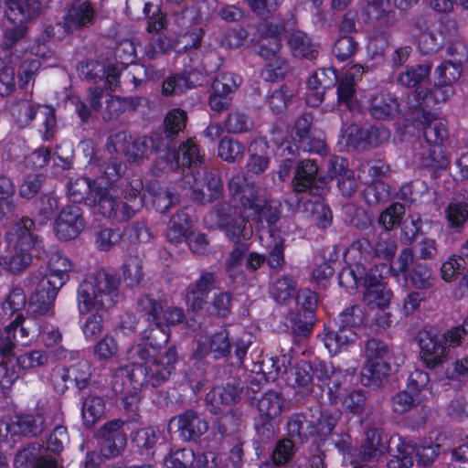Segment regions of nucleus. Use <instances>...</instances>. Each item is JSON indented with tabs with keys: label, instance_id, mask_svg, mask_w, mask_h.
<instances>
[{
	"label": "nucleus",
	"instance_id": "58836bf2",
	"mask_svg": "<svg viewBox=\"0 0 468 468\" xmlns=\"http://www.w3.org/2000/svg\"><path fill=\"white\" fill-rule=\"evenodd\" d=\"M379 132L380 141L387 140L389 136L388 132L386 130L379 131L378 128H374L368 134L356 124H351L344 130L343 138L349 146L356 147L360 143L367 141L372 144V135Z\"/></svg>",
	"mask_w": 468,
	"mask_h": 468
},
{
	"label": "nucleus",
	"instance_id": "4be33fe9",
	"mask_svg": "<svg viewBox=\"0 0 468 468\" xmlns=\"http://www.w3.org/2000/svg\"><path fill=\"white\" fill-rule=\"evenodd\" d=\"M38 329V324L34 319H25L21 314H18L5 327V334L10 335L14 346L16 344L27 346L37 336Z\"/></svg>",
	"mask_w": 468,
	"mask_h": 468
},
{
	"label": "nucleus",
	"instance_id": "774afa93",
	"mask_svg": "<svg viewBox=\"0 0 468 468\" xmlns=\"http://www.w3.org/2000/svg\"><path fill=\"white\" fill-rule=\"evenodd\" d=\"M143 277L142 263L137 258L129 259L123 265V278L125 282L133 286L140 282Z\"/></svg>",
	"mask_w": 468,
	"mask_h": 468
},
{
	"label": "nucleus",
	"instance_id": "bb28decb",
	"mask_svg": "<svg viewBox=\"0 0 468 468\" xmlns=\"http://www.w3.org/2000/svg\"><path fill=\"white\" fill-rule=\"evenodd\" d=\"M5 16L11 21L32 19L41 11V5L37 0H5Z\"/></svg>",
	"mask_w": 468,
	"mask_h": 468
},
{
	"label": "nucleus",
	"instance_id": "c85d7f7f",
	"mask_svg": "<svg viewBox=\"0 0 468 468\" xmlns=\"http://www.w3.org/2000/svg\"><path fill=\"white\" fill-rule=\"evenodd\" d=\"M399 111L397 99L388 92H377L370 99V113L377 119L394 116Z\"/></svg>",
	"mask_w": 468,
	"mask_h": 468
},
{
	"label": "nucleus",
	"instance_id": "603ef678",
	"mask_svg": "<svg viewBox=\"0 0 468 468\" xmlns=\"http://www.w3.org/2000/svg\"><path fill=\"white\" fill-rule=\"evenodd\" d=\"M2 356L3 359L0 363V385L3 389H7L19 378V373L15 368L11 354Z\"/></svg>",
	"mask_w": 468,
	"mask_h": 468
},
{
	"label": "nucleus",
	"instance_id": "a211bd4d",
	"mask_svg": "<svg viewBox=\"0 0 468 468\" xmlns=\"http://www.w3.org/2000/svg\"><path fill=\"white\" fill-rule=\"evenodd\" d=\"M95 10L89 0H75L64 17L66 32H73L93 24Z\"/></svg>",
	"mask_w": 468,
	"mask_h": 468
},
{
	"label": "nucleus",
	"instance_id": "f257e3e1",
	"mask_svg": "<svg viewBox=\"0 0 468 468\" xmlns=\"http://www.w3.org/2000/svg\"><path fill=\"white\" fill-rule=\"evenodd\" d=\"M138 304L152 324L144 331L141 340L129 348L127 359L131 365L120 369L135 390L148 383L157 386L171 375L178 361L176 349L170 347L159 358L156 356L169 340L168 326L181 323L185 317L183 309L171 306L165 310L162 302L150 296L141 298Z\"/></svg>",
	"mask_w": 468,
	"mask_h": 468
},
{
	"label": "nucleus",
	"instance_id": "aec40b11",
	"mask_svg": "<svg viewBox=\"0 0 468 468\" xmlns=\"http://www.w3.org/2000/svg\"><path fill=\"white\" fill-rule=\"evenodd\" d=\"M453 48H450V55L452 58L442 62L435 69V75L437 80H440L441 83H447L452 85L456 82L463 72V64L466 61V53L463 46L455 47L454 49L457 51L456 56L452 53Z\"/></svg>",
	"mask_w": 468,
	"mask_h": 468
},
{
	"label": "nucleus",
	"instance_id": "338daca9",
	"mask_svg": "<svg viewBox=\"0 0 468 468\" xmlns=\"http://www.w3.org/2000/svg\"><path fill=\"white\" fill-rule=\"evenodd\" d=\"M250 126V121L244 113L239 112H233L229 113L225 122L227 132L231 133L247 132Z\"/></svg>",
	"mask_w": 468,
	"mask_h": 468
},
{
	"label": "nucleus",
	"instance_id": "c756f323",
	"mask_svg": "<svg viewBox=\"0 0 468 468\" xmlns=\"http://www.w3.org/2000/svg\"><path fill=\"white\" fill-rule=\"evenodd\" d=\"M356 339L354 329L339 324L335 331H328L324 336V346L332 355H336L346 349Z\"/></svg>",
	"mask_w": 468,
	"mask_h": 468
},
{
	"label": "nucleus",
	"instance_id": "6e6d98bb",
	"mask_svg": "<svg viewBox=\"0 0 468 468\" xmlns=\"http://www.w3.org/2000/svg\"><path fill=\"white\" fill-rule=\"evenodd\" d=\"M410 280L414 287L418 289H427L432 286L434 277L431 270L428 266L418 264L410 272Z\"/></svg>",
	"mask_w": 468,
	"mask_h": 468
},
{
	"label": "nucleus",
	"instance_id": "6e6552de",
	"mask_svg": "<svg viewBox=\"0 0 468 468\" xmlns=\"http://www.w3.org/2000/svg\"><path fill=\"white\" fill-rule=\"evenodd\" d=\"M248 211L244 207L238 208L229 204L217 206L206 215L204 221L208 229H219L225 232L229 239L235 243L249 240L253 234L250 224L246 218H249Z\"/></svg>",
	"mask_w": 468,
	"mask_h": 468
},
{
	"label": "nucleus",
	"instance_id": "412c9836",
	"mask_svg": "<svg viewBox=\"0 0 468 468\" xmlns=\"http://www.w3.org/2000/svg\"><path fill=\"white\" fill-rule=\"evenodd\" d=\"M453 94L454 88L452 85L441 83L440 80H437L433 90L429 91L420 87L414 90L410 96L414 99L412 106H432L434 104L445 103Z\"/></svg>",
	"mask_w": 468,
	"mask_h": 468
},
{
	"label": "nucleus",
	"instance_id": "423d86ee",
	"mask_svg": "<svg viewBox=\"0 0 468 468\" xmlns=\"http://www.w3.org/2000/svg\"><path fill=\"white\" fill-rule=\"evenodd\" d=\"M32 219L23 218L6 236V245L0 253V268L16 273L27 268L32 261L30 250L39 243L34 232Z\"/></svg>",
	"mask_w": 468,
	"mask_h": 468
},
{
	"label": "nucleus",
	"instance_id": "4d7b16f0",
	"mask_svg": "<svg viewBox=\"0 0 468 468\" xmlns=\"http://www.w3.org/2000/svg\"><path fill=\"white\" fill-rule=\"evenodd\" d=\"M448 163L442 145L429 144L428 154L422 157L424 166L442 169L447 167Z\"/></svg>",
	"mask_w": 468,
	"mask_h": 468
},
{
	"label": "nucleus",
	"instance_id": "13d9d810",
	"mask_svg": "<svg viewBox=\"0 0 468 468\" xmlns=\"http://www.w3.org/2000/svg\"><path fill=\"white\" fill-rule=\"evenodd\" d=\"M445 216L450 226L460 228L468 218V206L463 203H451L445 209Z\"/></svg>",
	"mask_w": 468,
	"mask_h": 468
},
{
	"label": "nucleus",
	"instance_id": "0e129e2a",
	"mask_svg": "<svg viewBox=\"0 0 468 468\" xmlns=\"http://www.w3.org/2000/svg\"><path fill=\"white\" fill-rule=\"evenodd\" d=\"M464 260L462 257H457L455 255L450 256L445 261L442 262L441 267V278L447 282H451L456 279L461 270L463 269Z\"/></svg>",
	"mask_w": 468,
	"mask_h": 468
},
{
	"label": "nucleus",
	"instance_id": "e2e57ef3",
	"mask_svg": "<svg viewBox=\"0 0 468 468\" xmlns=\"http://www.w3.org/2000/svg\"><path fill=\"white\" fill-rule=\"evenodd\" d=\"M423 398L405 390L396 394L392 399V410L397 413H404L410 410L416 402H419Z\"/></svg>",
	"mask_w": 468,
	"mask_h": 468
},
{
	"label": "nucleus",
	"instance_id": "a19ab883",
	"mask_svg": "<svg viewBox=\"0 0 468 468\" xmlns=\"http://www.w3.org/2000/svg\"><path fill=\"white\" fill-rule=\"evenodd\" d=\"M317 173V165L314 161H302L296 169L293 188L297 192L305 191L314 182Z\"/></svg>",
	"mask_w": 468,
	"mask_h": 468
},
{
	"label": "nucleus",
	"instance_id": "680f3d73",
	"mask_svg": "<svg viewBox=\"0 0 468 468\" xmlns=\"http://www.w3.org/2000/svg\"><path fill=\"white\" fill-rule=\"evenodd\" d=\"M294 454V444L289 439H284L277 442L272 453L271 460L276 465H282L288 463Z\"/></svg>",
	"mask_w": 468,
	"mask_h": 468
},
{
	"label": "nucleus",
	"instance_id": "20e7f679",
	"mask_svg": "<svg viewBox=\"0 0 468 468\" xmlns=\"http://www.w3.org/2000/svg\"><path fill=\"white\" fill-rule=\"evenodd\" d=\"M68 192L73 202L86 199L92 203L101 215L117 221L128 220L136 211L133 205L116 198L118 189L115 186L102 188L97 186L96 180L91 182L88 177H79L70 182Z\"/></svg>",
	"mask_w": 468,
	"mask_h": 468
},
{
	"label": "nucleus",
	"instance_id": "ddd939ff",
	"mask_svg": "<svg viewBox=\"0 0 468 468\" xmlns=\"http://www.w3.org/2000/svg\"><path fill=\"white\" fill-rule=\"evenodd\" d=\"M314 377L319 386L327 388L331 400L336 401L341 395V386L346 381V373L332 364L319 362L314 367Z\"/></svg>",
	"mask_w": 468,
	"mask_h": 468
},
{
	"label": "nucleus",
	"instance_id": "de8ad7c7",
	"mask_svg": "<svg viewBox=\"0 0 468 468\" xmlns=\"http://www.w3.org/2000/svg\"><path fill=\"white\" fill-rule=\"evenodd\" d=\"M441 34L435 24L425 26L421 28V32L419 35L418 41L420 48L424 53L433 52L438 49L441 46L439 40Z\"/></svg>",
	"mask_w": 468,
	"mask_h": 468
},
{
	"label": "nucleus",
	"instance_id": "49530a36",
	"mask_svg": "<svg viewBox=\"0 0 468 468\" xmlns=\"http://www.w3.org/2000/svg\"><path fill=\"white\" fill-rule=\"evenodd\" d=\"M423 133L429 144L442 145L443 141L448 136L446 122L440 119L431 121L424 127Z\"/></svg>",
	"mask_w": 468,
	"mask_h": 468
},
{
	"label": "nucleus",
	"instance_id": "393cba45",
	"mask_svg": "<svg viewBox=\"0 0 468 468\" xmlns=\"http://www.w3.org/2000/svg\"><path fill=\"white\" fill-rule=\"evenodd\" d=\"M261 245L269 250L267 262L271 268H277L283 264V239L271 228L261 230L260 234Z\"/></svg>",
	"mask_w": 468,
	"mask_h": 468
},
{
	"label": "nucleus",
	"instance_id": "864d4df0",
	"mask_svg": "<svg viewBox=\"0 0 468 468\" xmlns=\"http://www.w3.org/2000/svg\"><path fill=\"white\" fill-rule=\"evenodd\" d=\"M404 213V207L399 203H395L380 214L378 223L384 228L385 231L388 232L399 224Z\"/></svg>",
	"mask_w": 468,
	"mask_h": 468
},
{
	"label": "nucleus",
	"instance_id": "4468645a",
	"mask_svg": "<svg viewBox=\"0 0 468 468\" xmlns=\"http://www.w3.org/2000/svg\"><path fill=\"white\" fill-rule=\"evenodd\" d=\"M176 427L179 436L185 441H192L200 437L208 428L207 422L196 412L187 410L170 420L168 431Z\"/></svg>",
	"mask_w": 468,
	"mask_h": 468
},
{
	"label": "nucleus",
	"instance_id": "f704fd0d",
	"mask_svg": "<svg viewBox=\"0 0 468 468\" xmlns=\"http://www.w3.org/2000/svg\"><path fill=\"white\" fill-rule=\"evenodd\" d=\"M43 422V418L40 415H19L8 425L9 432L12 434L37 435L42 431Z\"/></svg>",
	"mask_w": 468,
	"mask_h": 468
},
{
	"label": "nucleus",
	"instance_id": "7ed1b4c3",
	"mask_svg": "<svg viewBox=\"0 0 468 468\" xmlns=\"http://www.w3.org/2000/svg\"><path fill=\"white\" fill-rule=\"evenodd\" d=\"M72 268L67 256L55 253L49 259L48 274L44 276L38 271L25 280V289L30 293L28 304L33 312L45 314L52 309L58 292L69 280Z\"/></svg>",
	"mask_w": 468,
	"mask_h": 468
},
{
	"label": "nucleus",
	"instance_id": "2f4dec72",
	"mask_svg": "<svg viewBox=\"0 0 468 468\" xmlns=\"http://www.w3.org/2000/svg\"><path fill=\"white\" fill-rule=\"evenodd\" d=\"M283 401L276 391L264 393L258 401V410L262 420L275 422L282 411Z\"/></svg>",
	"mask_w": 468,
	"mask_h": 468
},
{
	"label": "nucleus",
	"instance_id": "3c124183",
	"mask_svg": "<svg viewBox=\"0 0 468 468\" xmlns=\"http://www.w3.org/2000/svg\"><path fill=\"white\" fill-rule=\"evenodd\" d=\"M295 290V282L291 277H283L274 282L271 295L275 301L284 303L294 296Z\"/></svg>",
	"mask_w": 468,
	"mask_h": 468
},
{
	"label": "nucleus",
	"instance_id": "ea45409f",
	"mask_svg": "<svg viewBox=\"0 0 468 468\" xmlns=\"http://www.w3.org/2000/svg\"><path fill=\"white\" fill-rule=\"evenodd\" d=\"M431 70L429 64L409 66L398 75L397 81L405 87H415L429 78Z\"/></svg>",
	"mask_w": 468,
	"mask_h": 468
},
{
	"label": "nucleus",
	"instance_id": "9d476101",
	"mask_svg": "<svg viewBox=\"0 0 468 468\" xmlns=\"http://www.w3.org/2000/svg\"><path fill=\"white\" fill-rule=\"evenodd\" d=\"M283 29L282 26L270 24L262 31L259 39L260 56L270 60L261 72L262 78L266 80H279L284 77L287 71L285 60L277 56L281 48V35Z\"/></svg>",
	"mask_w": 468,
	"mask_h": 468
},
{
	"label": "nucleus",
	"instance_id": "9b49d317",
	"mask_svg": "<svg viewBox=\"0 0 468 468\" xmlns=\"http://www.w3.org/2000/svg\"><path fill=\"white\" fill-rule=\"evenodd\" d=\"M397 251V242L389 232L384 231L379 234L374 247L368 239H360L354 242L346 251L347 261H354L352 266L362 263V260L367 261L372 257H378L384 260L392 259Z\"/></svg>",
	"mask_w": 468,
	"mask_h": 468
},
{
	"label": "nucleus",
	"instance_id": "f03ea898",
	"mask_svg": "<svg viewBox=\"0 0 468 468\" xmlns=\"http://www.w3.org/2000/svg\"><path fill=\"white\" fill-rule=\"evenodd\" d=\"M119 295V281L112 274L100 271L87 276L77 291V305L80 314H90L81 326L88 341H94L102 333L104 320L101 312L114 306Z\"/></svg>",
	"mask_w": 468,
	"mask_h": 468
},
{
	"label": "nucleus",
	"instance_id": "c03bdc74",
	"mask_svg": "<svg viewBox=\"0 0 468 468\" xmlns=\"http://www.w3.org/2000/svg\"><path fill=\"white\" fill-rule=\"evenodd\" d=\"M289 45L292 55L296 58H306L312 59L314 57V45H313L309 37L301 31L292 34L289 39Z\"/></svg>",
	"mask_w": 468,
	"mask_h": 468
},
{
	"label": "nucleus",
	"instance_id": "f3484780",
	"mask_svg": "<svg viewBox=\"0 0 468 468\" xmlns=\"http://www.w3.org/2000/svg\"><path fill=\"white\" fill-rule=\"evenodd\" d=\"M84 228L80 209L75 205L66 207L56 221V234L59 239L69 240L76 238Z\"/></svg>",
	"mask_w": 468,
	"mask_h": 468
},
{
	"label": "nucleus",
	"instance_id": "37998d69",
	"mask_svg": "<svg viewBox=\"0 0 468 468\" xmlns=\"http://www.w3.org/2000/svg\"><path fill=\"white\" fill-rule=\"evenodd\" d=\"M290 366V359L287 356L269 357L261 363L262 373L268 380H275L282 377Z\"/></svg>",
	"mask_w": 468,
	"mask_h": 468
},
{
	"label": "nucleus",
	"instance_id": "79ce46f5",
	"mask_svg": "<svg viewBox=\"0 0 468 468\" xmlns=\"http://www.w3.org/2000/svg\"><path fill=\"white\" fill-rule=\"evenodd\" d=\"M201 155L197 145L192 140H187L180 145L178 152L173 154L175 166H189L196 165L201 162Z\"/></svg>",
	"mask_w": 468,
	"mask_h": 468
},
{
	"label": "nucleus",
	"instance_id": "39448f33",
	"mask_svg": "<svg viewBox=\"0 0 468 468\" xmlns=\"http://www.w3.org/2000/svg\"><path fill=\"white\" fill-rule=\"evenodd\" d=\"M390 267L387 264L375 265L367 271L364 265L356 263L343 270L339 275V283L345 286L362 285L366 291L364 302L370 307L385 308L392 298V292L384 282L389 273Z\"/></svg>",
	"mask_w": 468,
	"mask_h": 468
},
{
	"label": "nucleus",
	"instance_id": "c9c22d12",
	"mask_svg": "<svg viewBox=\"0 0 468 468\" xmlns=\"http://www.w3.org/2000/svg\"><path fill=\"white\" fill-rule=\"evenodd\" d=\"M347 162L344 158H336L334 165V173L337 178L338 186L346 197L353 195L356 189V182L354 172L346 167Z\"/></svg>",
	"mask_w": 468,
	"mask_h": 468
},
{
	"label": "nucleus",
	"instance_id": "8fccbe9b",
	"mask_svg": "<svg viewBox=\"0 0 468 468\" xmlns=\"http://www.w3.org/2000/svg\"><path fill=\"white\" fill-rule=\"evenodd\" d=\"M48 355L41 350H31L19 355L16 364L21 369H33L48 363Z\"/></svg>",
	"mask_w": 468,
	"mask_h": 468
},
{
	"label": "nucleus",
	"instance_id": "473e14b6",
	"mask_svg": "<svg viewBox=\"0 0 468 468\" xmlns=\"http://www.w3.org/2000/svg\"><path fill=\"white\" fill-rule=\"evenodd\" d=\"M197 458L194 452L190 449L184 448L181 450L172 451L165 457V465L168 468H185L187 466L202 467L207 463V456Z\"/></svg>",
	"mask_w": 468,
	"mask_h": 468
},
{
	"label": "nucleus",
	"instance_id": "2eb2a0df",
	"mask_svg": "<svg viewBox=\"0 0 468 468\" xmlns=\"http://www.w3.org/2000/svg\"><path fill=\"white\" fill-rule=\"evenodd\" d=\"M230 350L229 334L226 329H220L210 335L200 336L196 352L199 356H211L218 359L227 356Z\"/></svg>",
	"mask_w": 468,
	"mask_h": 468
},
{
	"label": "nucleus",
	"instance_id": "4c0bfd02",
	"mask_svg": "<svg viewBox=\"0 0 468 468\" xmlns=\"http://www.w3.org/2000/svg\"><path fill=\"white\" fill-rule=\"evenodd\" d=\"M191 227V219L185 211H179L173 215L166 231V238L172 243H179L184 238H187V232Z\"/></svg>",
	"mask_w": 468,
	"mask_h": 468
},
{
	"label": "nucleus",
	"instance_id": "5fc2aeb1",
	"mask_svg": "<svg viewBox=\"0 0 468 468\" xmlns=\"http://www.w3.org/2000/svg\"><path fill=\"white\" fill-rule=\"evenodd\" d=\"M118 350L114 337L107 335L95 345L93 353L99 360H109L117 355Z\"/></svg>",
	"mask_w": 468,
	"mask_h": 468
},
{
	"label": "nucleus",
	"instance_id": "1a4fd4ad",
	"mask_svg": "<svg viewBox=\"0 0 468 468\" xmlns=\"http://www.w3.org/2000/svg\"><path fill=\"white\" fill-rule=\"evenodd\" d=\"M365 356L362 381L367 386H378L391 372L394 351L386 342L373 338L366 344Z\"/></svg>",
	"mask_w": 468,
	"mask_h": 468
},
{
	"label": "nucleus",
	"instance_id": "052dcab7",
	"mask_svg": "<svg viewBox=\"0 0 468 468\" xmlns=\"http://www.w3.org/2000/svg\"><path fill=\"white\" fill-rule=\"evenodd\" d=\"M126 445V437L123 433H115L113 437H103L101 445V452L105 457H113Z\"/></svg>",
	"mask_w": 468,
	"mask_h": 468
},
{
	"label": "nucleus",
	"instance_id": "0eeeda50",
	"mask_svg": "<svg viewBox=\"0 0 468 468\" xmlns=\"http://www.w3.org/2000/svg\"><path fill=\"white\" fill-rule=\"evenodd\" d=\"M229 190L233 201L239 203L244 207V212H249L247 216L257 220L259 226L265 221L270 227L279 219V204L267 202L259 197L255 186L243 175L238 174L230 179Z\"/></svg>",
	"mask_w": 468,
	"mask_h": 468
},
{
	"label": "nucleus",
	"instance_id": "5701e85b",
	"mask_svg": "<svg viewBox=\"0 0 468 468\" xmlns=\"http://www.w3.org/2000/svg\"><path fill=\"white\" fill-rule=\"evenodd\" d=\"M216 282V275L213 272L202 273L196 283L190 287L186 295V303L193 312L202 310L207 303V293Z\"/></svg>",
	"mask_w": 468,
	"mask_h": 468
},
{
	"label": "nucleus",
	"instance_id": "6ab92c4d",
	"mask_svg": "<svg viewBox=\"0 0 468 468\" xmlns=\"http://www.w3.org/2000/svg\"><path fill=\"white\" fill-rule=\"evenodd\" d=\"M388 449V438L387 434L377 429L368 430L366 432L364 444L359 452L350 451L360 461H378Z\"/></svg>",
	"mask_w": 468,
	"mask_h": 468
},
{
	"label": "nucleus",
	"instance_id": "a18cd8bd",
	"mask_svg": "<svg viewBox=\"0 0 468 468\" xmlns=\"http://www.w3.org/2000/svg\"><path fill=\"white\" fill-rule=\"evenodd\" d=\"M396 453L388 463V468H410L412 466V454L415 452L410 442L399 440Z\"/></svg>",
	"mask_w": 468,
	"mask_h": 468
},
{
	"label": "nucleus",
	"instance_id": "cd10ccee",
	"mask_svg": "<svg viewBox=\"0 0 468 468\" xmlns=\"http://www.w3.org/2000/svg\"><path fill=\"white\" fill-rule=\"evenodd\" d=\"M69 356L71 360L77 361L69 366L63 378L74 382L79 388H83L91 376L90 365L88 360L80 357L79 353L69 352Z\"/></svg>",
	"mask_w": 468,
	"mask_h": 468
},
{
	"label": "nucleus",
	"instance_id": "dca6fc26",
	"mask_svg": "<svg viewBox=\"0 0 468 468\" xmlns=\"http://www.w3.org/2000/svg\"><path fill=\"white\" fill-rule=\"evenodd\" d=\"M194 198L202 203L212 202L218 197L222 190V183L216 175L207 171H197L193 173Z\"/></svg>",
	"mask_w": 468,
	"mask_h": 468
},
{
	"label": "nucleus",
	"instance_id": "f8f14e48",
	"mask_svg": "<svg viewBox=\"0 0 468 468\" xmlns=\"http://www.w3.org/2000/svg\"><path fill=\"white\" fill-rule=\"evenodd\" d=\"M420 356L428 368L442 365L449 354L445 337L433 330H423L419 335Z\"/></svg>",
	"mask_w": 468,
	"mask_h": 468
},
{
	"label": "nucleus",
	"instance_id": "e433bc0d",
	"mask_svg": "<svg viewBox=\"0 0 468 468\" xmlns=\"http://www.w3.org/2000/svg\"><path fill=\"white\" fill-rule=\"evenodd\" d=\"M89 169L95 176L101 173V182L99 185L105 182H115L124 173L125 165L115 158H112L103 165L96 164L95 162H89Z\"/></svg>",
	"mask_w": 468,
	"mask_h": 468
},
{
	"label": "nucleus",
	"instance_id": "b1692460",
	"mask_svg": "<svg viewBox=\"0 0 468 468\" xmlns=\"http://www.w3.org/2000/svg\"><path fill=\"white\" fill-rule=\"evenodd\" d=\"M362 10L367 20L378 27H386L395 21L389 0H364Z\"/></svg>",
	"mask_w": 468,
	"mask_h": 468
},
{
	"label": "nucleus",
	"instance_id": "a878e982",
	"mask_svg": "<svg viewBox=\"0 0 468 468\" xmlns=\"http://www.w3.org/2000/svg\"><path fill=\"white\" fill-rule=\"evenodd\" d=\"M240 393V388L232 384L226 386H217L207 395V402L209 405V410L217 413L222 410L227 405L234 402Z\"/></svg>",
	"mask_w": 468,
	"mask_h": 468
},
{
	"label": "nucleus",
	"instance_id": "09e8293b",
	"mask_svg": "<svg viewBox=\"0 0 468 468\" xmlns=\"http://www.w3.org/2000/svg\"><path fill=\"white\" fill-rule=\"evenodd\" d=\"M244 151L243 144L230 138L222 139L218 145V155L229 163L239 161L243 157Z\"/></svg>",
	"mask_w": 468,
	"mask_h": 468
},
{
	"label": "nucleus",
	"instance_id": "69168bd1",
	"mask_svg": "<svg viewBox=\"0 0 468 468\" xmlns=\"http://www.w3.org/2000/svg\"><path fill=\"white\" fill-rule=\"evenodd\" d=\"M186 113L180 109H173L165 118V131L171 134H176L186 126Z\"/></svg>",
	"mask_w": 468,
	"mask_h": 468
},
{
	"label": "nucleus",
	"instance_id": "7c9ffc66",
	"mask_svg": "<svg viewBox=\"0 0 468 468\" xmlns=\"http://www.w3.org/2000/svg\"><path fill=\"white\" fill-rule=\"evenodd\" d=\"M105 402L100 396L89 394L83 398L81 417L86 427L94 426L104 415Z\"/></svg>",
	"mask_w": 468,
	"mask_h": 468
},
{
	"label": "nucleus",
	"instance_id": "bf43d9fd",
	"mask_svg": "<svg viewBox=\"0 0 468 468\" xmlns=\"http://www.w3.org/2000/svg\"><path fill=\"white\" fill-rule=\"evenodd\" d=\"M240 78L231 72L220 73L213 83V90L217 92L229 94L240 85Z\"/></svg>",
	"mask_w": 468,
	"mask_h": 468
},
{
	"label": "nucleus",
	"instance_id": "72a5a7b5",
	"mask_svg": "<svg viewBox=\"0 0 468 468\" xmlns=\"http://www.w3.org/2000/svg\"><path fill=\"white\" fill-rule=\"evenodd\" d=\"M156 149L152 138L141 137L133 140L125 149V157L130 164L139 165L150 158Z\"/></svg>",
	"mask_w": 468,
	"mask_h": 468
}]
</instances>
